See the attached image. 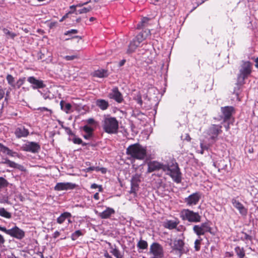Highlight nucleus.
Listing matches in <instances>:
<instances>
[{
  "label": "nucleus",
  "instance_id": "obj_16",
  "mask_svg": "<svg viewBox=\"0 0 258 258\" xmlns=\"http://www.w3.org/2000/svg\"><path fill=\"white\" fill-rule=\"evenodd\" d=\"M231 203L234 207L237 209L239 213L242 216L246 215L247 213V210L244 207V206L236 199L233 198L231 200Z\"/></svg>",
  "mask_w": 258,
  "mask_h": 258
},
{
  "label": "nucleus",
  "instance_id": "obj_63",
  "mask_svg": "<svg viewBox=\"0 0 258 258\" xmlns=\"http://www.w3.org/2000/svg\"><path fill=\"white\" fill-rule=\"evenodd\" d=\"M70 14L69 13L66 14L60 20V22H62L63 20H64L66 19L69 17Z\"/></svg>",
  "mask_w": 258,
  "mask_h": 258
},
{
  "label": "nucleus",
  "instance_id": "obj_12",
  "mask_svg": "<svg viewBox=\"0 0 258 258\" xmlns=\"http://www.w3.org/2000/svg\"><path fill=\"white\" fill-rule=\"evenodd\" d=\"M77 185L72 182H58L54 187L56 191L68 190L75 188Z\"/></svg>",
  "mask_w": 258,
  "mask_h": 258
},
{
  "label": "nucleus",
  "instance_id": "obj_9",
  "mask_svg": "<svg viewBox=\"0 0 258 258\" xmlns=\"http://www.w3.org/2000/svg\"><path fill=\"white\" fill-rule=\"evenodd\" d=\"M27 80L31 84V87L33 89H42L46 87L43 81L37 79L34 76L28 77Z\"/></svg>",
  "mask_w": 258,
  "mask_h": 258
},
{
  "label": "nucleus",
  "instance_id": "obj_58",
  "mask_svg": "<svg viewBox=\"0 0 258 258\" xmlns=\"http://www.w3.org/2000/svg\"><path fill=\"white\" fill-rule=\"evenodd\" d=\"M200 198V196L199 193L195 192V205L198 202Z\"/></svg>",
  "mask_w": 258,
  "mask_h": 258
},
{
  "label": "nucleus",
  "instance_id": "obj_15",
  "mask_svg": "<svg viewBox=\"0 0 258 258\" xmlns=\"http://www.w3.org/2000/svg\"><path fill=\"white\" fill-rule=\"evenodd\" d=\"M180 216L183 221L194 222V212L188 209H183L180 212Z\"/></svg>",
  "mask_w": 258,
  "mask_h": 258
},
{
  "label": "nucleus",
  "instance_id": "obj_47",
  "mask_svg": "<svg viewBox=\"0 0 258 258\" xmlns=\"http://www.w3.org/2000/svg\"><path fill=\"white\" fill-rule=\"evenodd\" d=\"M243 236L241 237V239L243 240H246V241H251L252 240V237L251 236L249 235V234H247L245 232H242Z\"/></svg>",
  "mask_w": 258,
  "mask_h": 258
},
{
  "label": "nucleus",
  "instance_id": "obj_18",
  "mask_svg": "<svg viewBox=\"0 0 258 258\" xmlns=\"http://www.w3.org/2000/svg\"><path fill=\"white\" fill-rule=\"evenodd\" d=\"M96 213L98 214V216L103 219L109 218L111 216L115 214V210L110 207H107L106 210L102 212L98 213L96 211Z\"/></svg>",
  "mask_w": 258,
  "mask_h": 258
},
{
  "label": "nucleus",
  "instance_id": "obj_43",
  "mask_svg": "<svg viewBox=\"0 0 258 258\" xmlns=\"http://www.w3.org/2000/svg\"><path fill=\"white\" fill-rule=\"evenodd\" d=\"M9 182L3 177H0V189L7 187Z\"/></svg>",
  "mask_w": 258,
  "mask_h": 258
},
{
  "label": "nucleus",
  "instance_id": "obj_27",
  "mask_svg": "<svg viewBox=\"0 0 258 258\" xmlns=\"http://www.w3.org/2000/svg\"><path fill=\"white\" fill-rule=\"evenodd\" d=\"M148 243L146 241L140 239L137 243V247L139 248V252H143V250L147 249L148 248Z\"/></svg>",
  "mask_w": 258,
  "mask_h": 258
},
{
  "label": "nucleus",
  "instance_id": "obj_48",
  "mask_svg": "<svg viewBox=\"0 0 258 258\" xmlns=\"http://www.w3.org/2000/svg\"><path fill=\"white\" fill-rule=\"evenodd\" d=\"M72 141L75 144H79V145H80L81 143H82V139L81 138H80L77 137L75 135V136H74V138L72 139Z\"/></svg>",
  "mask_w": 258,
  "mask_h": 258
},
{
  "label": "nucleus",
  "instance_id": "obj_32",
  "mask_svg": "<svg viewBox=\"0 0 258 258\" xmlns=\"http://www.w3.org/2000/svg\"><path fill=\"white\" fill-rule=\"evenodd\" d=\"M150 19L147 17H144L142 21L139 23L136 26L137 29H141L143 27H146L148 22L149 21Z\"/></svg>",
  "mask_w": 258,
  "mask_h": 258
},
{
  "label": "nucleus",
  "instance_id": "obj_37",
  "mask_svg": "<svg viewBox=\"0 0 258 258\" xmlns=\"http://www.w3.org/2000/svg\"><path fill=\"white\" fill-rule=\"evenodd\" d=\"M38 92L41 94V95L42 96L43 98L45 99H51L52 97L50 96V92L49 90H48L47 89L46 90H43V92H42L38 90Z\"/></svg>",
  "mask_w": 258,
  "mask_h": 258
},
{
  "label": "nucleus",
  "instance_id": "obj_21",
  "mask_svg": "<svg viewBox=\"0 0 258 258\" xmlns=\"http://www.w3.org/2000/svg\"><path fill=\"white\" fill-rule=\"evenodd\" d=\"M140 45L134 39H133L130 43L128 48L126 50V53L130 54L135 51L137 47Z\"/></svg>",
  "mask_w": 258,
  "mask_h": 258
},
{
  "label": "nucleus",
  "instance_id": "obj_39",
  "mask_svg": "<svg viewBox=\"0 0 258 258\" xmlns=\"http://www.w3.org/2000/svg\"><path fill=\"white\" fill-rule=\"evenodd\" d=\"M146 38V36H145L143 32H140L139 34H138L135 38L134 39L138 42V44H140Z\"/></svg>",
  "mask_w": 258,
  "mask_h": 258
},
{
  "label": "nucleus",
  "instance_id": "obj_33",
  "mask_svg": "<svg viewBox=\"0 0 258 258\" xmlns=\"http://www.w3.org/2000/svg\"><path fill=\"white\" fill-rule=\"evenodd\" d=\"M0 216L7 219L12 218V214L7 211L4 208H0Z\"/></svg>",
  "mask_w": 258,
  "mask_h": 258
},
{
  "label": "nucleus",
  "instance_id": "obj_55",
  "mask_svg": "<svg viewBox=\"0 0 258 258\" xmlns=\"http://www.w3.org/2000/svg\"><path fill=\"white\" fill-rule=\"evenodd\" d=\"M141 115H144V113L140 111H134L132 114V116L135 117H138Z\"/></svg>",
  "mask_w": 258,
  "mask_h": 258
},
{
  "label": "nucleus",
  "instance_id": "obj_41",
  "mask_svg": "<svg viewBox=\"0 0 258 258\" xmlns=\"http://www.w3.org/2000/svg\"><path fill=\"white\" fill-rule=\"evenodd\" d=\"M11 151L12 150H10L8 147L4 146L0 143V152L6 153L7 155L9 156L11 154Z\"/></svg>",
  "mask_w": 258,
  "mask_h": 258
},
{
  "label": "nucleus",
  "instance_id": "obj_57",
  "mask_svg": "<svg viewBox=\"0 0 258 258\" xmlns=\"http://www.w3.org/2000/svg\"><path fill=\"white\" fill-rule=\"evenodd\" d=\"M94 136L93 134H86L85 135H83V137L84 139L86 140H90L92 139Z\"/></svg>",
  "mask_w": 258,
  "mask_h": 258
},
{
  "label": "nucleus",
  "instance_id": "obj_29",
  "mask_svg": "<svg viewBox=\"0 0 258 258\" xmlns=\"http://www.w3.org/2000/svg\"><path fill=\"white\" fill-rule=\"evenodd\" d=\"M78 33V31L77 29H71L70 30H68L64 32V35H69L70 36V38H68L66 39V40H69L72 39L76 38H79L80 39H81L82 37L79 36H71L72 34H75Z\"/></svg>",
  "mask_w": 258,
  "mask_h": 258
},
{
  "label": "nucleus",
  "instance_id": "obj_51",
  "mask_svg": "<svg viewBox=\"0 0 258 258\" xmlns=\"http://www.w3.org/2000/svg\"><path fill=\"white\" fill-rule=\"evenodd\" d=\"M3 32L6 35H10L11 36V37L12 38H14L16 35L15 33L10 32L9 30H8L7 29H6V28H4L3 29Z\"/></svg>",
  "mask_w": 258,
  "mask_h": 258
},
{
  "label": "nucleus",
  "instance_id": "obj_42",
  "mask_svg": "<svg viewBox=\"0 0 258 258\" xmlns=\"http://www.w3.org/2000/svg\"><path fill=\"white\" fill-rule=\"evenodd\" d=\"M110 252L116 258H119V257H123V255L120 253V252L119 251V250L118 249H117L116 248L112 249V250H111Z\"/></svg>",
  "mask_w": 258,
  "mask_h": 258
},
{
  "label": "nucleus",
  "instance_id": "obj_59",
  "mask_svg": "<svg viewBox=\"0 0 258 258\" xmlns=\"http://www.w3.org/2000/svg\"><path fill=\"white\" fill-rule=\"evenodd\" d=\"M251 59L255 62V67L258 69V57H255L253 56L251 58Z\"/></svg>",
  "mask_w": 258,
  "mask_h": 258
},
{
  "label": "nucleus",
  "instance_id": "obj_30",
  "mask_svg": "<svg viewBox=\"0 0 258 258\" xmlns=\"http://www.w3.org/2000/svg\"><path fill=\"white\" fill-rule=\"evenodd\" d=\"M234 250L238 258H244L245 256V251L243 247L237 246L235 247Z\"/></svg>",
  "mask_w": 258,
  "mask_h": 258
},
{
  "label": "nucleus",
  "instance_id": "obj_40",
  "mask_svg": "<svg viewBox=\"0 0 258 258\" xmlns=\"http://www.w3.org/2000/svg\"><path fill=\"white\" fill-rule=\"evenodd\" d=\"M133 99L135 100L141 106L143 105L142 95L140 92H138L135 95Z\"/></svg>",
  "mask_w": 258,
  "mask_h": 258
},
{
  "label": "nucleus",
  "instance_id": "obj_4",
  "mask_svg": "<svg viewBox=\"0 0 258 258\" xmlns=\"http://www.w3.org/2000/svg\"><path fill=\"white\" fill-rule=\"evenodd\" d=\"M252 64L249 61H242L237 75V82L240 85L245 83V80L250 76L252 73Z\"/></svg>",
  "mask_w": 258,
  "mask_h": 258
},
{
  "label": "nucleus",
  "instance_id": "obj_11",
  "mask_svg": "<svg viewBox=\"0 0 258 258\" xmlns=\"http://www.w3.org/2000/svg\"><path fill=\"white\" fill-rule=\"evenodd\" d=\"M207 232L211 233V228L208 223H202L201 225H195V233L198 236L203 235Z\"/></svg>",
  "mask_w": 258,
  "mask_h": 258
},
{
  "label": "nucleus",
  "instance_id": "obj_38",
  "mask_svg": "<svg viewBox=\"0 0 258 258\" xmlns=\"http://www.w3.org/2000/svg\"><path fill=\"white\" fill-rule=\"evenodd\" d=\"M85 121L87 123V124L91 126H93L95 128H96L98 125V122L93 118H89L86 119Z\"/></svg>",
  "mask_w": 258,
  "mask_h": 258
},
{
  "label": "nucleus",
  "instance_id": "obj_3",
  "mask_svg": "<svg viewBox=\"0 0 258 258\" xmlns=\"http://www.w3.org/2000/svg\"><path fill=\"white\" fill-rule=\"evenodd\" d=\"M101 125L104 132L108 134H116L118 132V121L115 117L104 115Z\"/></svg>",
  "mask_w": 258,
  "mask_h": 258
},
{
  "label": "nucleus",
  "instance_id": "obj_61",
  "mask_svg": "<svg viewBox=\"0 0 258 258\" xmlns=\"http://www.w3.org/2000/svg\"><path fill=\"white\" fill-rule=\"evenodd\" d=\"M85 170L87 172H90L92 171H94V166H90L89 167L86 168Z\"/></svg>",
  "mask_w": 258,
  "mask_h": 258
},
{
  "label": "nucleus",
  "instance_id": "obj_14",
  "mask_svg": "<svg viewBox=\"0 0 258 258\" xmlns=\"http://www.w3.org/2000/svg\"><path fill=\"white\" fill-rule=\"evenodd\" d=\"M221 126L217 125H212L208 131V134L210 138L215 141L218 136V135L222 132Z\"/></svg>",
  "mask_w": 258,
  "mask_h": 258
},
{
  "label": "nucleus",
  "instance_id": "obj_19",
  "mask_svg": "<svg viewBox=\"0 0 258 258\" xmlns=\"http://www.w3.org/2000/svg\"><path fill=\"white\" fill-rule=\"evenodd\" d=\"M14 133L16 138L18 139L22 137H27L29 134L28 130L24 126L17 127L15 130Z\"/></svg>",
  "mask_w": 258,
  "mask_h": 258
},
{
  "label": "nucleus",
  "instance_id": "obj_1",
  "mask_svg": "<svg viewBox=\"0 0 258 258\" xmlns=\"http://www.w3.org/2000/svg\"><path fill=\"white\" fill-rule=\"evenodd\" d=\"M160 169L166 172V174L169 175L174 182L177 183L181 182V173L178 164L176 162L172 163L171 165L169 164L164 165L156 161H150L148 163L147 172L148 173L158 171Z\"/></svg>",
  "mask_w": 258,
  "mask_h": 258
},
{
  "label": "nucleus",
  "instance_id": "obj_60",
  "mask_svg": "<svg viewBox=\"0 0 258 258\" xmlns=\"http://www.w3.org/2000/svg\"><path fill=\"white\" fill-rule=\"evenodd\" d=\"M5 95V91L4 90L0 88V100L3 98Z\"/></svg>",
  "mask_w": 258,
  "mask_h": 258
},
{
  "label": "nucleus",
  "instance_id": "obj_8",
  "mask_svg": "<svg viewBox=\"0 0 258 258\" xmlns=\"http://www.w3.org/2000/svg\"><path fill=\"white\" fill-rule=\"evenodd\" d=\"M108 97L115 100L118 103H121L123 101V96L117 87H113L108 93Z\"/></svg>",
  "mask_w": 258,
  "mask_h": 258
},
{
  "label": "nucleus",
  "instance_id": "obj_53",
  "mask_svg": "<svg viewBox=\"0 0 258 258\" xmlns=\"http://www.w3.org/2000/svg\"><path fill=\"white\" fill-rule=\"evenodd\" d=\"M37 110L40 111L41 112H43L45 111H48L51 114L52 113V111L51 109H49L45 107H39L37 108Z\"/></svg>",
  "mask_w": 258,
  "mask_h": 258
},
{
  "label": "nucleus",
  "instance_id": "obj_54",
  "mask_svg": "<svg viewBox=\"0 0 258 258\" xmlns=\"http://www.w3.org/2000/svg\"><path fill=\"white\" fill-rule=\"evenodd\" d=\"M77 58V56L75 55H66L64 57V58L68 61H71L75 59V58Z\"/></svg>",
  "mask_w": 258,
  "mask_h": 258
},
{
  "label": "nucleus",
  "instance_id": "obj_7",
  "mask_svg": "<svg viewBox=\"0 0 258 258\" xmlns=\"http://www.w3.org/2000/svg\"><path fill=\"white\" fill-rule=\"evenodd\" d=\"M40 149V145L38 143L34 142H28L21 147V149L23 151L33 153H38Z\"/></svg>",
  "mask_w": 258,
  "mask_h": 258
},
{
  "label": "nucleus",
  "instance_id": "obj_49",
  "mask_svg": "<svg viewBox=\"0 0 258 258\" xmlns=\"http://www.w3.org/2000/svg\"><path fill=\"white\" fill-rule=\"evenodd\" d=\"M62 128L65 130L66 133L69 135L72 136H75V134L72 132L71 129L69 127H67L64 125H62Z\"/></svg>",
  "mask_w": 258,
  "mask_h": 258
},
{
  "label": "nucleus",
  "instance_id": "obj_23",
  "mask_svg": "<svg viewBox=\"0 0 258 258\" xmlns=\"http://www.w3.org/2000/svg\"><path fill=\"white\" fill-rule=\"evenodd\" d=\"M71 217L72 214L68 212H63L57 218V223L61 224L63 223L66 219L70 218Z\"/></svg>",
  "mask_w": 258,
  "mask_h": 258
},
{
  "label": "nucleus",
  "instance_id": "obj_62",
  "mask_svg": "<svg viewBox=\"0 0 258 258\" xmlns=\"http://www.w3.org/2000/svg\"><path fill=\"white\" fill-rule=\"evenodd\" d=\"M89 3V2H87L85 3H79L75 6H76L77 8V7H81L84 5L88 4Z\"/></svg>",
  "mask_w": 258,
  "mask_h": 258
},
{
  "label": "nucleus",
  "instance_id": "obj_44",
  "mask_svg": "<svg viewBox=\"0 0 258 258\" xmlns=\"http://www.w3.org/2000/svg\"><path fill=\"white\" fill-rule=\"evenodd\" d=\"M203 240L202 238L200 237H199L198 239H196L195 241V249L196 250L198 251L200 249V246L201 242Z\"/></svg>",
  "mask_w": 258,
  "mask_h": 258
},
{
  "label": "nucleus",
  "instance_id": "obj_31",
  "mask_svg": "<svg viewBox=\"0 0 258 258\" xmlns=\"http://www.w3.org/2000/svg\"><path fill=\"white\" fill-rule=\"evenodd\" d=\"M80 129L83 131L86 134H90L94 135V131H95L96 128H95L93 126L88 125V124H86L84 126L81 127Z\"/></svg>",
  "mask_w": 258,
  "mask_h": 258
},
{
  "label": "nucleus",
  "instance_id": "obj_46",
  "mask_svg": "<svg viewBox=\"0 0 258 258\" xmlns=\"http://www.w3.org/2000/svg\"><path fill=\"white\" fill-rule=\"evenodd\" d=\"M187 205H191L194 203V194H191L187 198L185 199Z\"/></svg>",
  "mask_w": 258,
  "mask_h": 258
},
{
  "label": "nucleus",
  "instance_id": "obj_24",
  "mask_svg": "<svg viewBox=\"0 0 258 258\" xmlns=\"http://www.w3.org/2000/svg\"><path fill=\"white\" fill-rule=\"evenodd\" d=\"M192 68L191 67L190 70L188 69H186L184 73V80L187 84H191L192 83Z\"/></svg>",
  "mask_w": 258,
  "mask_h": 258
},
{
  "label": "nucleus",
  "instance_id": "obj_34",
  "mask_svg": "<svg viewBox=\"0 0 258 258\" xmlns=\"http://www.w3.org/2000/svg\"><path fill=\"white\" fill-rule=\"evenodd\" d=\"M84 234V233L82 230H78L73 232L71 234V239L75 241L77 240L80 236H83Z\"/></svg>",
  "mask_w": 258,
  "mask_h": 258
},
{
  "label": "nucleus",
  "instance_id": "obj_56",
  "mask_svg": "<svg viewBox=\"0 0 258 258\" xmlns=\"http://www.w3.org/2000/svg\"><path fill=\"white\" fill-rule=\"evenodd\" d=\"M201 216L197 212H195V222H198L201 221Z\"/></svg>",
  "mask_w": 258,
  "mask_h": 258
},
{
  "label": "nucleus",
  "instance_id": "obj_22",
  "mask_svg": "<svg viewBox=\"0 0 258 258\" xmlns=\"http://www.w3.org/2000/svg\"><path fill=\"white\" fill-rule=\"evenodd\" d=\"M141 175L138 173L133 175L131 180V185L135 187H139V183L141 180Z\"/></svg>",
  "mask_w": 258,
  "mask_h": 258
},
{
  "label": "nucleus",
  "instance_id": "obj_50",
  "mask_svg": "<svg viewBox=\"0 0 258 258\" xmlns=\"http://www.w3.org/2000/svg\"><path fill=\"white\" fill-rule=\"evenodd\" d=\"M76 6L75 5H72L70 7V9H71V11H69L68 13L70 14H75L76 15H78V11L76 10Z\"/></svg>",
  "mask_w": 258,
  "mask_h": 258
},
{
  "label": "nucleus",
  "instance_id": "obj_52",
  "mask_svg": "<svg viewBox=\"0 0 258 258\" xmlns=\"http://www.w3.org/2000/svg\"><path fill=\"white\" fill-rule=\"evenodd\" d=\"M139 188L138 187H135L134 186H132L131 185V190L130 191V194H134L135 196H136L137 195V191L139 189Z\"/></svg>",
  "mask_w": 258,
  "mask_h": 258
},
{
  "label": "nucleus",
  "instance_id": "obj_35",
  "mask_svg": "<svg viewBox=\"0 0 258 258\" xmlns=\"http://www.w3.org/2000/svg\"><path fill=\"white\" fill-rule=\"evenodd\" d=\"M6 80L8 84L14 89L16 83L14 77L10 74H8L6 76Z\"/></svg>",
  "mask_w": 258,
  "mask_h": 258
},
{
  "label": "nucleus",
  "instance_id": "obj_10",
  "mask_svg": "<svg viewBox=\"0 0 258 258\" xmlns=\"http://www.w3.org/2000/svg\"><path fill=\"white\" fill-rule=\"evenodd\" d=\"M221 110L222 113V116L223 120L225 122L230 120L232 116V115L235 113V108L231 106H227L222 107Z\"/></svg>",
  "mask_w": 258,
  "mask_h": 258
},
{
  "label": "nucleus",
  "instance_id": "obj_6",
  "mask_svg": "<svg viewBox=\"0 0 258 258\" xmlns=\"http://www.w3.org/2000/svg\"><path fill=\"white\" fill-rule=\"evenodd\" d=\"M5 233L19 240L25 237V232L17 226L10 229H6Z\"/></svg>",
  "mask_w": 258,
  "mask_h": 258
},
{
  "label": "nucleus",
  "instance_id": "obj_45",
  "mask_svg": "<svg viewBox=\"0 0 258 258\" xmlns=\"http://www.w3.org/2000/svg\"><path fill=\"white\" fill-rule=\"evenodd\" d=\"M92 10V7L91 6H89L88 7H84L80 10H78V14H84V13H87L89 12H90Z\"/></svg>",
  "mask_w": 258,
  "mask_h": 258
},
{
  "label": "nucleus",
  "instance_id": "obj_2",
  "mask_svg": "<svg viewBox=\"0 0 258 258\" xmlns=\"http://www.w3.org/2000/svg\"><path fill=\"white\" fill-rule=\"evenodd\" d=\"M126 154L130 156V159L144 160L147 156L146 147L139 143L132 144L127 148Z\"/></svg>",
  "mask_w": 258,
  "mask_h": 258
},
{
  "label": "nucleus",
  "instance_id": "obj_5",
  "mask_svg": "<svg viewBox=\"0 0 258 258\" xmlns=\"http://www.w3.org/2000/svg\"><path fill=\"white\" fill-rule=\"evenodd\" d=\"M150 253L154 256L158 258L164 257V251L162 246L157 242H153L150 246Z\"/></svg>",
  "mask_w": 258,
  "mask_h": 258
},
{
  "label": "nucleus",
  "instance_id": "obj_26",
  "mask_svg": "<svg viewBox=\"0 0 258 258\" xmlns=\"http://www.w3.org/2000/svg\"><path fill=\"white\" fill-rule=\"evenodd\" d=\"M93 76L100 78L107 77L108 76L107 71L104 69L96 70L94 72Z\"/></svg>",
  "mask_w": 258,
  "mask_h": 258
},
{
  "label": "nucleus",
  "instance_id": "obj_28",
  "mask_svg": "<svg viewBox=\"0 0 258 258\" xmlns=\"http://www.w3.org/2000/svg\"><path fill=\"white\" fill-rule=\"evenodd\" d=\"M60 106L61 109L66 113H69L72 107L70 103H66L63 100L60 101Z\"/></svg>",
  "mask_w": 258,
  "mask_h": 258
},
{
  "label": "nucleus",
  "instance_id": "obj_20",
  "mask_svg": "<svg viewBox=\"0 0 258 258\" xmlns=\"http://www.w3.org/2000/svg\"><path fill=\"white\" fill-rule=\"evenodd\" d=\"M96 105L102 110H106L109 106L108 101L102 99H97L96 101Z\"/></svg>",
  "mask_w": 258,
  "mask_h": 258
},
{
  "label": "nucleus",
  "instance_id": "obj_17",
  "mask_svg": "<svg viewBox=\"0 0 258 258\" xmlns=\"http://www.w3.org/2000/svg\"><path fill=\"white\" fill-rule=\"evenodd\" d=\"M0 163L8 164L9 167L17 169L21 171L25 172L26 171V169L24 166L16 163L7 158L5 159V161H2Z\"/></svg>",
  "mask_w": 258,
  "mask_h": 258
},
{
  "label": "nucleus",
  "instance_id": "obj_64",
  "mask_svg": "<svg viewBox=\"0 0 258 258\" xmlns=\"http://www.w3.org/2000/svg\"><path fill=\"white\" fill-rule=\"evenodd\" d=\"M60 235V232H58V231H56L55 232H54V233H53V238H57Z\"/></svg>",
  "mask_w": 258,
  "mask_h": 258
},
{
  "label": "nucleus",
  "instance_id": "obj_25",
  "mask_svg": "<svg viewBox=\"0 0 258 258\" xmlns=\"http://www.w3.org/2000/svg\"><path fill=\"white\" fill-rule=\"evenodd\" d=\"M179 223L178 220H167L164 223V227L169 229H173L177 227V225Z\"/></svg>",
  "mask_w": 258,
  "mask_h": 258
},
{
  "label": "nucleus",
  "instance_id": "obj_13",
  "mask_svg": "<svg viewBox=\"0 0 258 258\" xmlns=\"http://www.w3.org/2000/svg\"><path fill=\"white\" fill-rule=\"evenodd\" d=\"M173 250H175L180 255L183 253L184 242L181 239H175L173 243H170Z\"/></svg>",
  "mask_w": 258,
  "mask_h": 258
},
{
  "label": "nucleus",
  "instance_id": "obj_36",
  "mask_svg": "<svg viewBox=\"0 0 258 258\" xmlns=\"http://www.w3.org/2000/svg\"><path fill=\"white\" fill-rule=\"evenodd\" d=\"M25 77H20L15 83L14 89H19L25 83Z\"/></svg>",
  "mask_w": 258,
  "mask_h": 258
}]
</instances>
